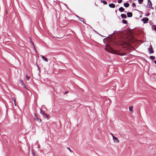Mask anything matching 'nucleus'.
Here are the masks:
<instances>
[{
	"instance_id": "1",
	"label": "nucleus",
	"mask_w": 156,
	"mask_h": 156,
	"mask_svg": "<svg viewBox=\"0 0 156 156\" xmlns=\"http://www.w3.org/2000/svg\"><path fill=\"white\" fill-rule=\"evenodd\" d=\"M142 20L143 21L144 23H146L148 22L149 19L147 17H144L142 19Z\"/></svg>"
},
{
	"instance_id": "2",
	"label": "nucleus",
	"mask_w": 156,
	"mask_h": 156,
	"mask_svg": "<svg viewBox=\"0 0 156 156\" xmlns=\"http://www.w3.org/2000/svg\"><path fill=\"white\" fill-rule=\"evenodd\" d=\"M148 51L150 54L153 53H154V51L153 50L151 46L150 45V47L148 49Z\"/></svg>"
},
{
	"instance_id": "3",
	"label": "nucleus",
	"mask_w": 156,
	"mask_h": 156,
	"mask_svg": "<svg viewBox=\"0 0 156 156\" xmlns=\"http://www.w3.org/2000/svg\"><path fill=\"white\" fill-rule=\"evenodd\" d=\"M114 51V54H116L118 55H121V56H123L125 55V54L124 53H122L121 54L120 52L119 51Z\"/></svg>"
},
{
	"instance_id": "4",
	"label": "nucleus",
	"mask_w": 156,
	"mask_h": 156,
	"mask_svg": "<svg viewBox=\"0 0 156 156\" xmlns=\"http://www.w3.org/2000/svg\"><path fill=\"white\" fill-rule=\"evenodd\" d=\"M151 2L150 0H148L147 6L149 8H151L152 7Z\"/></svg>"
},
{
	"instance_id": "5",
	"label": "nucleus",
	"mask_w": 156,
	"mask_h": 156,
	"mask_svg": "<svg viewBox=\"0 0 156 156\" xmlns=\"http://www.w3.org/2000/svg\"><path fill=\"white\" fill-rule=\"evenodd\" d=\"M113 139L114 142L116 143H119V141L118 138L114 136H113Z\"/></svg>"
},
{
	"instance_id": "6",
	"label": "nucleus",
	"mask_w": 156,
	"mask_h": 156,
	"mask_svg": "<svg viewBox=\"0 0 156 156\" xmlns=\"http://www.w3.org/2000/svg\"><path fill=\"white\" fill-rule=\"evenodd\" d=\"M109 6L110 8H114L115 7V5L113 3H110L109 4Z\"/></svg>"
},
{
	"instance_id": "7",
	"label": "nucleus",
	"mask_w": 156,
	"mask_h": 156,
	"mask_svg": "<svg viewBox=\"0 0 156 156\" xmlns=\"http://www.w3.org/2000/svg\"><path fill=\"white\" fill-rule=\"evenodd\" d=\"M127 15L128 17H132L133 15L132 13L131 12H128Z\"/></svg>"
},
{
	"instance_id": "8",
	"label": "nucleus",
	"mask_w": 156,
	"mask_h": 156,
	"mask_svg": "<svg viewBox=\"0 0 156 156\" xmlns=\"http://www.w3.org/2000/svg\"><path fill=\"white\" fill-rule=\"evenodd\" d=\"M41 58L43 59L44 61L46 62H48V59L47 58H46L43 55H41Z\"/></svg>"
},
{
	"instance_id": "9",
	"label": "nucleus",
	"mask_w": 156,
	"mask_h": 156,
	"mask_svg": "<svg viewBox=\"0 0 156 156\" xmlns=\"http://www.w3.org/2000/svg\"><path fill=\"white\" fill-rule=\"evenodd\" d=\"M129 4L128 2H126L124 3V6L126 8L128 7L129 6Z\"/></svg>"
},
{
	"instance_id": "10",
	"label": "nucleus",
	"mask_w": 156,
	"mask_h": 156,
	"mask_svg": "<svg viewBox=\"0 0 156 156\" xmlns=\"http://www.w3.org/2000/svg\"><path fill=\"white\" fill-rule=\"evenodd\" d=\"M119 10L120 12H122L124 11V9L122 7H121L119 8Z\"/></svg>"
},
{
	"instance_id": "11",
	"label": "nucleus",
	"mask_w": 156,
	"mask_h": 156,
	"mask_svg": "<svg viewBox=\"0 0 156 156\" xmlns=\"http://www.w3.org/2000/svg\"><path fill=\"white\" fill-rule=\"evenodd\" d=\"M121 16L123 18H126L127 17L126 14H121Z\"/></svg>"
},
{
	"instance_id": "12",
	"label": "nucleus",
	"mask_w": 156,
	"mask_h": 156,
	"mask_svg": "<svg viewBox=\"0 0 156 156\" xmlns=\"http://www.w3.org/2000/svg\"><path fill=\"white\" fill-rule=\"evenodd\" d=\"M43 116L45 118H48L49 117V115H47L46 113H44L43 115Z\"/></svg>"
},
{
	"instance_id": "13",
	"label": "nucleus",
	"mask_w": 156,
	"mask_h": 156,
	"mask_svg": "<svg viewBox=\"0 0 156 156\" xmlns=\"http://www.w3.org/2000/svg\"><path fill=\"white\" fill-rule=\"evenodd\" d=\"M149 58L152 60H154L155 59V57L154 56H150Z\"/></svg>"
},
{
	"instance_id": "14",
	"label": "nucleus",
	"mask_w": 156,
	"mask_h": 156,
	"mask_svg": "<svg viewBox=\"0 0 156 156\" xmlns=\"http://www.w3.org/2000/svg\"><path fill=\"white\" fill-rule=\"evenodd\" d=\"M133 106H131L129 107V110L132 112H133Z\"/></svg>"
},
{
	"instance_id": "15",
	"label": "nucleus",
	"mask_w": 156,
	"mask_h": 156,
	"mask_svg": "<svg viewBox=\"0 0 156 156\" xmlns=\"http://www.w3.org/2000/svg\"><path fill=\"white\" fill-rule=\"evenodd\" d=\"M20 82L21 83V85L22 86H23L24 85V84L23 83V81L22 80H20Z\"/></svg>"
},
{
	"instance_id": "16",
	"label": "nucleus",
	"mask_w": 156,
	"mask_h": 156,
	"mask_svg": "<svg viewBox=\"0 0 156 156\" xmlns=\"http://www.w3.org/2000/svg\"><path fill=\"white\" fill-rule=\"evenodd\" d=\"M35 119H37V120L39 122L41 121V120L40 119L38 118L37 116L36 115H35Z\"/></svg>"
},
{
	"instance_id": "17",
	"label": "nucleus",
	"mask_w": 156,
	"mask_h": 156,
	"mask_svg": "<svg viewBox=\"0 0 156 156\" xmlns=\"http://www.w3.org/2000/svg\"><path fill=\"white\" fill-rule=\"evenodd\" d=\"M122 22L123 23H124L125 24H126L127 23V21L126 20H122Z\"/></svg>"
},
{
	"instance_id": "18",
	"label": "nucleus",
	"mask_w": 156,
	"mask_h": 156,
	"mask_svg": "<svg viewBox=\"0 0 156 156\" xmlns=\"http://www.w3.org/2000/svg\"><path fill=\"white\" fill-rule=\"evenodd\" d=\"M40 113L43 115L45 113L44 111L42 109H40Z\"/></svg>"
},
{
	"instance_id": "19",
	"label": "nucleus",
	"mask_w": 156,
	"mask_h": 156,
	"mask_svg": "<svg viewBox=\"0 0 156 156\" xmlns=\"http://www.w3.org/2000/svg\"><path fill=\"white\" fill-rule=\"evenodd\" d=\"M101 2L104 4H107V2L105 0H101Z\"/></svg>"
},
{
	"instance_id": "20",
	"label": "nucleus",
	"mask_w": 156,
	"mask_h": 156,
	"mask_svg": "<svg viewBox=\"0 0 156 156\" xmlns=\"http://www.w3.org/2000/svg\"><path fill=\"white\" fill-rule=\"evenodd\" d=\"M152 28L153 30L156 31V26L154 25L153 27H152Z\"/></svg>"
},
{
	"instance_id": "21",
	"label": "nucleus",
	"mask_w": 156,
	"mask_h": 156,
	"mask_svg": "<svg viewBox=\"0 0 156 156\" xmlns=\"http://www.w3.org/2000/svg\"><path fill=\"white\" fill-rule=\"evenodd\" d=\"M143 0H138V2L139 3L141 4L143 2Z\"/></svg>"
},
{
	"instance_id": "22",
	"label": "nucleus",
	"mask_w": 156,
	"mask_h": 156,
	"mask_svg": "<svg viewBox=\"0 0 156 156\" xmlns=\"http://www.w3.org/2000/svg\"><path fill=\"white\" fill-rule=\"evenodd\" d=\"M76 16L79 19H81L82 20H83V19L82 18H80V17L78 16L77 15H76Z\"/></svg>"
},
{
	"instance_id": "23",
	"label": "nucleus",
	"mask_w": 156,
	"mask_h": 156,
	"mask_svg": "<svg viewBox=\"0 0 156 156\" xmlns=\"http://www.w3.org/2000/svg\"><path fill=\"white\" fill-rule=\"evenodd\" d=\"M12 99L13 100V101H14V103H15V106H16V100H15V98H12Z\"/></svg>"
},
{
	"instance_id": "24",
	"label": "nucleus",
	"mask_w": 156,
	"mask_h": 156,
	"mask_svg": "<svg viewBox=\"0 0 156 156\" xmlns=\"http://www.w3.org/2000/svg\"><path fill=\"white\" fill-rule=\"evenodd\" d=\"M122 2V0H119L118 1V2L119 3H121Z\"/></svg>"
},
{
	"instance_id": "25",
	"label": "nucleus",
	"mask_w": 156,
	"mask_h": 156,
	"mask_svg": "<svg viewBox=\"0 0 156 156\" xmlns=\"http://www.w3.org/2000/svg\"><path fill=\"white\" fill-rule=\"evenodd\" d=\"M132 6L133 7H134L136 6V4L134 2H133V3H132Z\"/></svg>"
},
{
	"instance_id": "26",
	"label": "nucleus",
	"mask_w": 156,
	"mask_h": 156,
	"mask_svg": "<svg viewBox=\"0 0 156 156\" xmlns=\"http://www.w3.org/2000/svg\"><path fill=\"white\" fill-rule=\"evenodd\" d=\"M80 20V21H81V22H82L83 23H84L85 24L84 22V20H81V19H79Z\"/></svg>"
},
{
	"instance_id": "27",
	"label": "nucleus",
	"mask_w": 156,
	"mask_h": 156,
	"mask_svg": "<svg viewBox=\"0 0 156 156\" xmlns=\"http://www.w3.org/2000/svg\"><path fill=\"white\" fill-rule=\"evenodd\" d=\"M26 77L28 80H29L30 77L29 76H28L27 75H26Z\"/></svg>"
},
{
	"instance_id": "28",
	"label": "nucleus",
	"mask_w": 156,
	"mask_h": 156,
	"mask_svg": "<svg viewBox=\"0 0 156 156\" xmlns=\"http://www.w3.org/2000/svg\"><path fill=\"white\" fill-rule=\"evenodd\" d=\"M149 14H149V13H148V14H147L145 15V16H149Z\"/></svg>"
},
{
	"instance_id": "29",
	"label": "nucleus",
	"mask_w": 156,
	"mask_h": 156,
	"mask_svg": "<svg viewBox=\"0 0 156 156\" xmlns=\"http://www.w3.org/2000/svg\"><path fill=\"white\" fill-rule=\"evenodd\" d=\"M37 67H38V69L39 70V72H40V68H39V66H38V65H37Z\"/></svg>"
},
{
	"instance_id": "30",
	"label": "nucleus",
	"mask_w": 156,
	"mask_h": 156,
	"mask_svg": "<svg viewBox=\"0 0 156 156\" xmlns=\"http://www.w3.org/2000/svg\"><path fill=\"white\" fill-rule=\"evenodd\" d=\"M23 86V87L25 88V89H27V87L24 85V86Z\"/></svg>"
},
{
	"instance_id": "31",
	"label": "nucleus",
	"mask_w": 156,
	"mask_h": 156,
	"mask_svg": "<svg viewBox=\"0 0 156 156\" xmlns=\"http://www.w3.org/2000/svg\"><path fill=\"white\" fill-rule=\"evenodd\" d=\"M67 148L70 151H71V150L70 149V148L69 147H67Z\"/></svg>"
},
{
	"instance_id": "32",
	"label": "nucleus",
	"mask_w": 156,
	"mask_h": 156,
	"mask_svg": "<svg viewBox=\"0 0 156 156\" xmlns=\"http://www.w3.org/2000/svg\"><path fill=\"white\" fill-rule=\"evenodd\" d=\"M105 50H106L107 51H108V52H110V51H109L107 50L106 49H105ZM110 52L113 53H114V52Z\"/></svg>"
},
{
	"instance_id": "33",
	"label": "nucleus",
	"mask_w": 156,
	"mask_h": 156,
	"mask_svg": "<svg viewBox=\"0 0 156 156\" xmlns=\"http://www.w3.org/2000/svg\"><path fill=\"white\" fill-rule=\"evenodd\" d=\"M64 5L67 7V8H68V6L67 5L65 4H64Z\"/></svg>"
},
{
	"instance_id": "34",
	"label": "nucleus",
	"mask_w": 156,
	"mask_h": 156,
	"mask_svg": "<svg viewBox=\"0 0 156 156\" xmlns=\"http://www.w3.org/2000/svg\"><path fill=\"white\" fill-rule=\"evenodd\" d=\"M68 91H66V92L64 94H66L67 93H68Z\"/></svg>"
},
{
	"instance_id": "35",
	"label": "nucleus",
	"mask_w": 156,
	"mask_h": 156,
	"mask_svg": "<svg viewBox=\"0 0 156 156\" xmlns=\"http://www.w3.org/2000/svg\"><path fill=\"white\" fill-rule=\"evenodd\" d=\"M32 42V44L34 46V44H33V42Z\"/></svg>"
},
{
	"instance_id": "36",
	"label": "nucleus",
	"mask_w": 156,
	"mask_h": 156,
	"mask_svg": "<svg viewBox=\"0 0 156 156\" xmlns=\"http://www.w3.org/2000/svg\"><path fill=\"white\" fill-rule=\"evenodd\" d=\"M98 34L99 35H100L101 36L104 37V36H102V35H100V34Z\"/></svg>"
},
{
	"instance_id": "37",
	"label": "nucleus",
	"mask_w": 156,
	"mask_h": 156,
	"mask_svg": "<svg viewBox=\"0 0 156 156\" xmlns=\"http://www.w3.org/2000/svg\"><path fill=\"white\" fill-rule=\"evenodd\" d=\"M111 135H112V137H113V136H114L112 133H111Z\"/></svg>"
},
{
	"instance_id": "38",
	"label": "nucleus",
	"mask_w": 156,
	"mask_h": 156,
	"mask_svg": "<svg viewBox=\"0 0 156 156\" xmlns=\"http://www.w3.org/2000/svg\"><path fill=\"white\" fill-rule=\"evenodd\" d=\"M156 64V60L154 62Z\"/></svg>"
},
{
	"instance_id": "39",
	"label": "nucleus",
	"mask_w": 156,
	"mask_h": 156,
	"mask_svg": "<svg viewBox=\"0 0 156 156\" xmlns=\"http://www.w3.org/2000/svg\"><path fill=\"white\" fill-rule=\"evenodd\" d=\"M94 31L95 33H98V32L94 30Z\"/></svg>"
},
{
	"instance_id": "40",
	"label": "nucleus",
	"mask_w": 156,
	"mask_h": 156,
	"mask_svg": "<svg viewBox=\"0 0 156 156\" xmlns=\"http://www.w3.org/2000/svg\"><path fill=\"white\" fill-rule=\"evenodd\" d=\"M115 12H117V10H115Z\"/></svg>"
},
{
	"instance_id": "41",
	"label": "nucleus",
	"mask_w": 156,
	"mask_h": 156,
	"mask_svg": "<svg viewBox=\"0 0 156 156\" xmlns=\"http://www.w3.org/2000/svg\"><path fill=\"white\" fill-rule=\"evenodd\" d=\"M38 148L40 147V146H38Z\"/></svg>"
},
{
	"instance_id": "42",
	"label": "nucleus",
	"mask_w": 156,
	"mask_h": 156,
	"mask_svg": "<svg viewBox=\"0 0 156 156\" xmlns=\"http://www.w3.org/2000/svg\"><path fill=\"white\" fill-rule=\"evenodd\" d=\"M155 9H156V7H155Z\"/></svg>"
}]
</instances>
